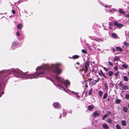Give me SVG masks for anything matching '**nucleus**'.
<instances>
[{"mask_svg": "<svg viewBox=\"0 0 129 129\" xmlns=\"http://www.w3.org/2000/svg\"><path fill=\"white\" fill-rule=\"evenodd\" d=\"M48 67L47 66L44 65L43 66H38L36 69L37 71L34 73L31 74L26 75L28 76V77L30 79L33 78H37L42 77L43 74H46V71L48 70Z\"/></svg>", "mask_w": 129, "mask_h": 129, "instance_id": "1", "label": "nucleus"}, {"mask_svg": "<svg viewBox=\"0 0 129 129\" xmlns=\"http://www.w3.org/2000/svg\"><path fill=\"white\" fill-rule=\"evenodd\" d=\"M60 65V64L58 63L51 65V68L53 72L57 75L60 74L62 72V70L59 68V66Z\"/></svg>", "mask_w": 129, "mask_h": 129, "instance_id": "2", "label": "nucleus"}, {"mask_svg": "<svg viewBox=\"0 0 129 129\" xmlns=\"http://www.w3.org/2000/svg\"><path fill=\"white\" fill-rule=\"evenodd\" d=\"M54 77L59 83H63L66 86H67V85H69L70 84L69 81L68 80H67L66 81H65L64 79L59 77L57 75L54 76Z\"/></svg>", "mask_w": 129, "mask_h": 129, "instance_id": "3", "label": "nucleus"}, {"mask_svg": "<svg viewBox=\"0 0 129 129\" xmlns=\"http://www.w3.org/2000/svg\"><path fill=\"white\" fill-rule=\"evenodd\" d=\"M90 63V61H87L84 63V66L81 68H80L79 70V72L84 71V73H86L88 70V68H89V65Z\"/></svg>", "mask_w": 129, "mask_h": 129, "instance_id": "4", "label": "nucleus"}, {"mask_svg": "<svg viewBox=\"0 0 129 129\" xmlns=\"http://www.w3.org/2000/svg\"><path fill=\"white\" fill-rule=\"evenodd\" d=\"M101 114L100 112L99 111H95L92 115V116L94 117L98 116Z\"/></svg>", "mask_w": 129, "mask_h": 129, "instance_id": "5", "label": "nucleus"}, {"mask_svg": "<svg viewBox=\"0 0 129 129\" xmlns=\"http://www.w3.org/2000/svg\"><path fill=\"white\" fill-rule=\"evenodd\" d=\"M53 105L54 107L56 108H59L60 107V105L58 102L54 103Z\"/></svg>", "mask_w": 129, "mask_h": 129, "instance_id": "6", "label": "nucleus"}, {"mask_svg": "<svg viewBox=\"0 0 129 129\" xmlns=\"http://www.w3.org/2000/svg\"><path fill=\"white\" fill-rule=\"evenodd\" d=\"M116 49L117 51H119L120 52H122L123 51V49L121 47H116Z\"/></svg>", "mask_w": 129, "mask_h": 129, "instance_id": "7", "label": "nucleus"}, {"mask_svg": "<svg viewBox=\"0 0 129 129\" xmlns=\"http://www.w3.org/2000/svg\"><path fill=\"white\" fill-rule=\"evenodd\" d=\"M94 106L93 105H90L88 107V109L90 111H91L94 108Z\"/></svg>", "mask_w": 129, "mask_h": 129, "instance_id": "8", "label": "nucleus"}, {"mask_svg": "<svg viewBox=\"0 0 129 129\" xmlns=\"http://www.w3.org/2000/svg\"><path fill=\"white\" fill-rule=\"evenodd\" d=\"M122 89L123 90H126L128 89L129 88L128 87L127 85H123L122 87Z\"/></svg>", "mask_w": 129, "mask_h": 129, "instance_id": "9", "label": "nucleus"}, {"mask_svg": "<svg viewBox=\"0 0 129 129\" xmlns=\"http://www.w3.org/2000/svg\"><path fill=\"white\" fill-rule=\"evenodd\" d=\"M103 127L105 129H108L109 127L108 125L106 124H104L103 125Z\"/></svg>", "mask_w": 129, "mask_h": 129, "instance_id": "10", "label": "nucleus"}, {"mask_svg": "<svg viewBox=\"0 0 129 129\" xmlns=\"http://www.w3.org/2000/svg\"><path fill=\"white\" fill-rule=\"evenodd\" d=\"M123 110L125 113H126L127 112L128 109L126 107L124 106L123 108Z\"/></svg>", "mask_w": 129, "mask_h": 129, "instance_id": "11", "label": "nucleus"}, {"mask_svg": "<svg viewBox=\"0 0 129 129\" xmlns=\"http://www.w3.org/2000/svg\"><path fill=\"white\" fill-rule=\"evenodd\" d=\"M111 35L114 38H118V36L115 33H112Z\"/></svg>", "mask_w": 129, "mask_h": 129, "instance_id": "12", "label": "nucleus"}, {"mask_svg": "<svg viewBox=\"0 0 129 129\" xmlns=\"http://www.w3.org/2000/svg\"><path fill=\"white\" fill-rule=\"evenodd\" d=\"M121 123L122 125L123 126H125L126 125V121L124 120H122L121 121Z\"/></svg>", "mask_w": 129, "mask_h": 129, "instance_id": "13", "label": "nucleus"}, {"mask_svg": "<svg viewBox=\"0 0 129 129\" xmlns=\"http://www.w3.org/2000/svg\"><path fill=\"white\" fill-rule=\"evenodd\" d=\"M122 67L125 69H126L128 68V66L127 64H124L122 65Z\"/></svg>", "mask_w": 129, "mask_h": 129, "instance_id": "14", "label": "nucleus"}, {"mask_svg": "<svg viewBox=\"0 0 129 129\" xmlns=\"http://www.w3.org/2000/svg\"><path fill=\"white\" fill-rule=\"evenodd\" d=\"M103 94V92L101 90H100L99 91V96L101 97L102 96Z\"/></svg>", "mask_w": 129, "mask_h": 129, "instance_id": "15", "label": "nucleus"}, {"mask_svg": "<svg viewBox=\"0 0 129 129\" xmlns=\"http://www.w3.org/2000/svg\"><path fill=\"white\" fill-rule=\"evenodd\" d=\"M79 58V56L78 55H74L73 56L72 58L74 59H76Z\"/></svg>", "mask_w": 129, "mask_h": 129, "instance_id": "16", "label": "nucleus"}, {"mask_svg": "<svg viewBox=\"0 0 129 129\" xmlns=\"http://www.w3.org/2000/svg\"><path fill=\"white\" fill-rule=\"evenodd\" d=\"M119 12L121 14H125V12L121 9H119Z\"/></svg>", "mask_w": 129, "mask_h": 129, "instance_id": "17", "label": "nucleus"}, {"mask_svg": "<svg viewBox=\"0 0 129 129\" xmlns=\"http://www.w3.org/2000/svg\"><path fill=\"white\" fill-rule=\"evenodd\" d=\"M121 100L119 99H117L115 100V102L116 103L119 104L121 103Z\"/></svg>", "mask_w": 129, "mask_h": 129, "instance_id": "18", "label": "nucleus"}, {"mask_svg": "<svg viewBox=\"0 0 129 129\" xmlns=\"http://www.w3.org/2000/svg\"><path fill=\"white\" fill-rule=\"evenodd\" d=\"M18 44V42H14L12 43V46H15Z\"/></svg>", "mask_w": 129, "mask_h": 129, "instance_id": "19", "label": "nucleus"}, {"mask_svg": "<svg viewBox=\"0 0 129 129\" xmlns=\"http://www.w3.org/2000/svg\"><path fill=\"white\" fill-rule=\"evenodd\" d=\"M104 86L106 89L108 90V88L107 83H106L104 84Z\"/></svg>", "mask_w": 129, "mask_h": 129, "instance_id": "20", "label": "nucleus"}, {"mask_svg": "<svg viewBox=\"0 0 129 129\" xmlns=\"http://www.w3.org/2000/svg\"><path fill=\"white\" fill-rule=\"evenodd\" d=\"M115 26L119 27L120 28L122 27H123V25H114Z\"/></svg>", "mask_w": 129, "mask_h": 129, "instance_id": "21", "label": "nucleus"}, {"mask_svg": "<svg viewBox=\"0 0 129 129\" xmlns=\"http://www.w3.org/2000/svg\"><path fill=\"white\" fill-rule=\"evenodd\" d=\"M22 27V25H17V27L19 29H21Z\"/></svg>", "mask_w": 129, "mask_h": 129, "instance_id": "22", "label": "nucleus"}, {"mask_svg": "<svg viewBox=\"0 0 129 129\" xmlns=\"http://www.w3.org/2000/svg\"><path fill=\"white\" fill-rule=\"evenodd\" d=\"M123 79L125 81H128V79L126 76H124L123 77Z\"/></svg>", "mask_w": 129, "mask_h": 129, "instance_id": "23", "label": "nucleus"}, {"mask_svg": "<svg viewBox=\"0 0 129 129\" xmlns=\"http://www.w3.org/2000/svg\"><path fill=\"white\" fill-rule=\"evenodd\" d=\"M113 74V72L111 71H109L108 73V74L109 76H111Z\"/></svg>", "mask_w": 129, "mask_h": 129, "instance_id": "24", "label": "nucleus"}, {"mask_svg": "<svg viewBox=\"0 0 129 129\" xmlns=\"http://www.w3.org/2000/svg\"><path fill=\"white\" fill-rule=\"evenodd\" d=\"M81 52L84 54H87V51L85 49H82L81 50Z\"/></svg>", "mask_w": 129, "mask_h": 129, "instance_id": "25", "label": "nucleus"}, {"mask_svg": "<svg viewBox=\"0 0 129 129\" xmlns=\"http://www.w3.org/2000/svg\"><path fill=\"white\" fill-rule=\"evenodd\" d=\"M119 59V57L116 56L114 58V59L115 61H116L118 60Z\"/></svg>", "mask_w": 129, "mask_h": 129, "instance_id": "26", "label": "nucleus"}, {"mask_svg": "<svg viewBox=\"0 0 129 129\" xmlns=\"http://www.w3.org/2000/svg\"><path fill=\"white\" fill-rule=\"evenodd\" d=\"M107 95L108 94L107 93H105L103 96V99H106L107 97Z\"/></svg>", "mask_w": 129, "mask_h": 129, "instance_id": "27", "label": "nucleus"}, {"mask_svg": "<svg viewBox=\"0 0 129 129\" xmlns=\"http://www.w3.org/2000/svg\"><path fill=\"white\" fill-rule=\"evenodd\" d=\"M92 88H91L90 90H88V91H89V92H88V94L89 95H90V94H91V93H92L91 91H92Z\"/></svg>", "mask_w": 129, "mask_h": 129, "instance_id": "28", "label": "nucleus"}, {"mask_svg": "<svg viewBox=\"0 0 129 129\" xmlns=\"http://www.w3.org/2000/svg\"><path fill=\"white\" fill-rule=\"evenodd\" d=\"M124 45L126 46H128L129 45V43L126 42H124Z\"/></svg>", "mask_w": 129, "mask_h": 129, "instance_id": "29", "label": "nucleus"}, {"mask_svg": "<svg viewBox=\"0 0 129 129\" xmlns=\"http://www.w3.org/2000/svg\"><path fill=\"white\" fill-rule=\"evenodd\" d=\"M116 127L117 129H121L119 125L118 124H117Z\"/></svg>", "mask_w": 129, "mask_h": 129, "instance_id": "30", "label": "nucleus"}, {"mask_svg": "<svg viewBox=\"0 0 129 129\" xmlns=\"http://www.w3.org/2000/svg\"><path fill=\"white\" fill-rule=\"evenodd\" d=\"M107 122L111 124L112 123V120L110 119H108L107 120Z\"/></svg>", "mask_w": 129, "mask_h": 129, "instance_id": "31", "label": "nucleus"}, {"mask_svg": "<svg viewBox=\"0 0 129 129\" xmlns=\"http://www.w3.org/2000/svg\"><path fill=\"white\" fill-rule=\"evenodd\" d=\"M108 114H105V115L103 117V118H102V119L103 120H104L106 118V117H107L108 116Z\"/></svg>", "mask_w": 129, "mask_h": 129, "instance_id": "32", "label": "nucleus"}, {"mask_svg": "<svg viewBox=\"0 0 129 129\" xmlns=\"http://www.w3.org/2000/svg\"><path fill=\"white\" fill-rule=\"evenodd\" d=\"M118 85L119 86H121V87H122L123 85V83H122V82H120L118 84Z\"/></svg>", "mask_w": 129, "mask_h": 129, "instance_id": "33", "label": "nucleus"}, {"mask_svg": "<svg viewBox=\"0 0 129 129\" xmlns=\"http://www.w3.org/2000/svg\"><path fill=\"white\" fill-rule=\"evenodd\" d=\"M125 98L127 99H129V94H127L125 95Z\"/></svg>", "mask_w": 129, "mask_h": 129, "instance_id": "34", "label": "nucleus"}, {"mask_svg": "<svg viewBox=\"0 0 129 129\" xmlns=\"http://www.w3.org/2000/svg\"><path fill=\"white\" fill-rule=\"evenodd\" d=\"M100 79V78L98 77L97 79L96 80H93V81L95 82L96 83L97 82H98L99 81Z\"/></svg>", "mask_w": 129, "mask_h": 129, "instance_id": "35", "label": "nucleus"}, {"mask_svg": "<svg viewBox=\"0 0 129 129\" xmlns=\"http://www.w3.org/2000/svg\"><path fill=\"white\" fill-rule=\"evenodd\" d=\"M100 79V78L98 77L97 79L96 80H93V81L95 82L96 83L97 82H98L99 81Z\"/></svg>", "mask_w": 129, "mask_h": 129, "instance_id": "36", "label": "nucleus"}, {"mask_svg": "<svg viewBox=\"0 0 129 129\" xmlns=\"http://www.w3.org/2000/svg\"><path fill=\"white\" fill-rule=\"evenodd\" d=\"M100 79V78L98 77L97 79L96 80H93V81L95 82L96 83L97 82H98L99 81Z\"/></svg>", "mask_w": 129, "mask_h": 129, "instance_id": "37", "label": "nucleus"}, {"mask_svg": "<svg viewBox=\"0 0 129 129\" xmlns=\"http://www.w3.org/2000/svg\"><path fill=\"white\" fill-rule=\"evenodd\" d=\"M100 79V78L98 77L97 79L96 80H93V81L95 82L96 83L97 82H98L99 81Z\"/></svg>", "mask_w": 129, "mask_h": 129, "instance_id": "38", "label": "nucleus"}, {"mask_svg": "<svg viewBox=\"0 0 129 129\" xmlns=\"http://www.w3.org/2000/svg\"><path fill=\"white\" fill-rule=\"evenodd\" d=\"M119 73V71H117L116 73L114 74V75L115 76L117 77Z\"/></svg>", "mask_w": 129, "mask_h": 129, "instance_id": "39", "label": "nucleus"}, {"mask_svg": "<svg viewBox=\"0 0 129 129\" xmlns=\"http://www.w3.org/2000/svg\"><path fill=\"white\" fill-rule=\"evenodd\" d=\"M116 10L114 9H113L112 10H109V12H112L113 13L115 11H116Z\"/></svg>", "mask_w": 129, "mask_h": 129, "instance_id": "40", "label": "nucleus"}, {"mask_svg": "<svg viewBox=\"0 0 129 129\" xmlns=\"http://www.w3.org/2000/svg\"><path fill=\"white\" fill-rule=\"evenodd\" d=\"M12 12L13 14H14L16 13V11L15 10L12 9Z\"/></svg>", "mask_w": 129, "mask_h": 129, "instance_id": "41", "label": "nucleus"}, {"mask_svg": "<svg viewBox=\"0 0 129 129\" xmlns=\"http://www.w3.org/2000/svg\"><path fill=\"white\" fill-rule=\"evenodd\" d=\"M57 85H58V86H59V87H59V88H62L64 90H65V89H64V88H63V87H62L59 84H57Z\"/></svg>", "mask_w": 129, "mask_h": 129, "instance_id": "42", "label": "nucleus"}, {"mask_svg": "<svg viewBox=\"0 0 129 129\" xmlns=\"http://www.w3.org/2000/svg\"><path fill=\"white\" fill-rule=\"evenodd\" d=\"M114 69L116 71L118 70V68L117 66H116L114 67Z\"/></svg>", "mask_w": 129, "mask_h": 129, "instance_id": "43", "label": "nucleus"}, {"mask_svg": "<svg viewBox=\"0 0 129 129\" xmlns=\"http://www.w3.org/2000/svg\"><path fill=\"white\" fill-rule=\"evenodd\" d=\"M108 63L111 66H113V64L111 62L109 61L108 62Z\"/></svg>", "mask_w": 129, "mask_h": 129, "instance_id": "44", "label": "nucleus"}, {"mask_svg": "<svg viewBox=\"0 0 129 129\" xmlns=\"http://www.w3.org/2000/svg\"><path fill=\"white\" fill-rule=\"evenodd\" d=\"M109 28L110 29H113V25H109Z\"/></svg>", "mask_w": 129, "mask_h": 129, "instance_id": "45", "label": "nucleus"}, {"mask_svg": "<svg viewBox=\"0 0 129 129\" xmlns=\"http://www.w3.org/2000/svg\"><path fill=\"white\" fill-rule=\"evenodd\" d=\"M112 51H113V53H114L116 51L115 50V48H112Z\"/></svg>", "mask_w": 129, "mask_h": 129, "instance_id": "46", "label": "nucleus"}, {"mask_svg": "<svg viewBox=\"0 0 129 129\" xmlns=\"http://www.w3.org/2000/svg\"><path fill=\"white\" fill-rule=\"evenodd\" d=\"M16 35L17 36H20V35L19 34L18 31H17V32Z\"/></svg>", "mask_w": 129, "mask_h": 129, "instance_id": "47", "label": "nucleus"}, {"mask_svg": "<svg viewBox=\"0 0 129 129\" xmlns=\"http://www.w3.org/2000/svg\"><path fill=\"white\" fill-rule=\"evenodd\" d=\"M104 6L106 7L110 8L111 7V6H108V5H106L105 6Z\"/></svg>", "mask_w": 129, "mask_h": 129, "instance_id": "48", "label": "nucleus"}, {"mask_svg": "<svg viewBox=\"0 0 129 129\" xmlns=\"http://www.w3.org/2000/svg\"><path fill=\"white\" fill-rule=\"evenodd\" d=\"M104 69L107 72L108 71V69H107L106 68L104 67Z\"/></svg>", "mask_w": 129, "mask_h": 129, "instance_id": "49", "label": "nucleus"}, {"mask_svg": "<svg viewBox=\"0 0 129 129\" xmlns=\"http://www.w3.org/2000/svg\"><path fill=\"white\" fill-rule=\"evenodd\" d=\"M72 92L75 94L76 95L78 94V93L76 92Z\"/></svg>", "mask_w": 129, "mask_h": 129, "instance_id": "50", "label": "nucleus"}, {"mask_svg": "<svg viewBox=\"0 0 129 129\" xmlns=\"http://www.w3.org/2000/svg\"><path fill=\"white\" fill-rule=\"evenodd\" d=\"M95 40L97 41H99L100 42V41H99V39L98 38H95Z\"/></svg>", "mask_w": 129, "mask_h": 129, "instance_id": "51", "label": "nucleus"}, {"mask_svg": "<svg viewBox=\"0 0 129 129\" xmlns=\"http://www.w3.org/2000/svg\"><path fill=\"white\" fill-rule=\"evenodd\" d=\"M92 79H93L92 78H90L88 79L87 80V81H91V80H92Z\"/></svg>", "mask_w": 129, "mask_h": 129, "instance_id": "52", "label": "nucleus"}, {"mask_svg": "<svg viewBox=\"0 0 129 129\" xmlns=\"http://www.w3.org/2000/svg\"><path fill=\"white\" fill-rule=\"evenodd\" d=\"M96 84V83L95 82L93 81V82H92V84L94 85H95Z\"/></svg>", "mask_w": 129, "mask_h": 129, "instance_id": "53", "label": "nucleus"}, {"mask_svg": "<svg viewBox=\"0 0 129 129\" xmlns=\"http://www.w3.org/2000/svg\"><path fill=\"white\" fill-rule=\"evenodd\" d=\"M100 72L101 73V74H102V75H104V74L103 73V72L102 70H100Z\"/></svg>", "mask_w": 129, "mask_h": 129, "instance_id": "54", "label": "nucleus"}, {"mask_svg": "<svg viewBox=\"0 0 129 129\" xmlns=\"http://www.w3.org/2000/svg\"><path fill=\"white\" fill-rule=\"evenodd\" d=\"M125 16L126 17H129V14H126Z\"/></svg>", "mask_w": 129, "mask_h": 129, "instance_id": "55", "label": "nucleus"}, {"mask_svg": "<svg viewBox=\"0 0 129 129\" xmlns=\"http://www.w3.org/2000/svg\"><path fill=\"white\" fill-rule=\"evenodd\" d=\"M102 75L106 79H107V78L106 76L104 74V75Z\"/></svg>", "mask_w": 129, "mask_h": 129, "instance_id": "56", "label": "nucleus"}, {"mask_svg": "<svg viewBox=\"0 0 129 129\" xmlns=\"http://www.w3.org/2000/svg\"><path fill=\"white\" fill-rule=\"evenodd\" d=\"M107 113H108L109 114H111L112 113L111 112V111H109V112L107 111Z\"/></svg>", "mask_w": 129, "mask_h": 129, "instance_id": "57", "label": "nucleus"}, {"mask_svg": "<svg viewBox=\"0 0 129 129\" xmlns=\"http://www.w3.org/2000/svg\"><path fill=\"white\" fill-rule=\"evenodd\" d=\"M114 24H118V23L116 22H115L114 23Z\"/></svg>", "mask_w": 129, "mask_h": 129, "instance_id": "58", "label": "nucleus"}, {"mask_svg": "<svg viewBox=\"0 0 129 129\" xmlns=\"http://www.w3.org/2000/svg\"><path fill=\"white\" fill-rule=\"evenodd\" d=\"M99 74L101 76H102V75H101V73H100V72H99Z\"/></svg>", "mask_w": 129, "mask_h": 129, "instance_id": "59", "label": "nucleus"}, {"mask_svg": "<svg viewBox=\"0 0 129 129\" xmlns=\"http://www.w3.org/2000/svg\"><path fill=\"white\" fill-rule=\"evenodd\" d=\"M77 64L78 65H79V62H77L75 64Z\"/></svg>", "mask_w": 129, "mask_h": 129, "instance_id": "60", "label": "nucleus"}, {"mask_svg": "<svg viewBox=\"0 0 129 129\" xmlns=\"http://www.w3.org/2000/svg\"><path fill=\"white\" fill-rule=\"evenodd\" d=\"M76 96H77L78 98H80V96L78 94Z\"/></svg>", "mask_w": 129, "mask_h": 129, "instance_id": "61", "label": "nucleus"}, {"mask_svg": "<svg viewBox=\"0 0 129 129\" xmlns=\"http://www.w3.org/2000/svg\"><path fill=\"white\" fill-rule=\"evenodd\" d=\"M4 91L2 92V94H0V95H2V94H3L4 93Z\"/></svg>", "mask_w": 129, "mask_h": 129, "instance_id": "62", "label": "nucleus"}, {"mask_svg": "<svg viewBox=\"0 0 129 129\" xmlns=\"http://www.w3.org/2000/svg\"><path fill=\"white\" fill-rule=\"evenodd\" d=\"M27 72H24V73H23V74H22L23 75H25V73H26Z\"/></svg>", "mask_w": 129, "mask_h": 129, "instance_id": "63", "label": "nucleus"}, {"mask_svg": "<svg viewBox=\"0 0 129 129\" xmlns=\"http://www.w3.org/2000/svg\"><path fill=\"white\" fill-rule=\"evenodd\" d=\"M127 74L129 76V72H128Z\"/></svg>", "mask_w": 129, "mask_h": 129, "instance_id": "64", "label": "nucleus"}]
</instances>
